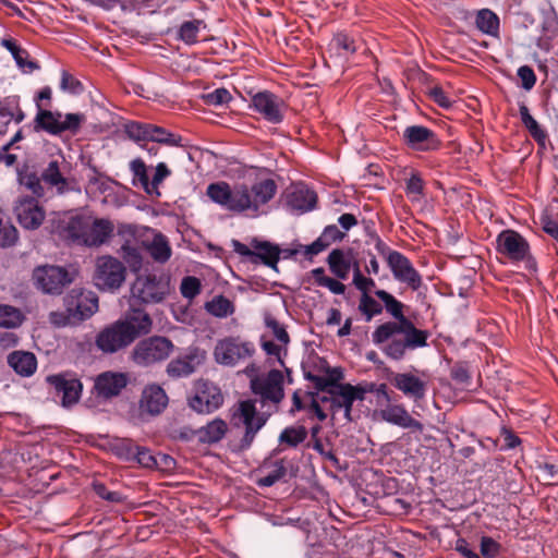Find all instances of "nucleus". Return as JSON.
<instances>
[{
	"instance_id": "72a5a7b5",
	"label": "nucleus",
	"mask_w": 558,
	"mask_h": 558,
	"mask_svg": "<svg viewBox=\"0 0 558 558\" xmlns=\"http://www.w3.org/2000/svg\"><path fill=\"white\" fill-rule=\"evenodd\" d=\"M206 28L203 20L183 22L178 29V38L186 45H194L198 41V34Z\"/></svg>"
},
{
	"instance_id": "c85d7f7f",
	"label": "nucleus",
	"mask_w": 558,
	"mask_h": 558,
	"mask_svg": "<svg viewBox=\"0 0 558 558\" xmlns=\"http://www.w3.org/2000/svg\"><path fill=\"white\" fill-rule=\"evenodd\" d=\"M8 363L16 374L23 377L32 376L37 368L35 354L27 351H14L10 353Z\"/></svg>"
},
{
	"instance_id": "49530a36",
	"label": "nucleus",
	"mask_w": 558,
	"mask_h": 558,
	"mask_svg": "<svg viewBox=\"0 0 558 558\" xmlns=\"http://www.w3.org/2000/svg\"><path fill=\"white\" fill-rule=\"evenodd\" d=\"M359 310L369 322L374 316L379 315L383 311L381 305L369 294L362 295L360 299Z\"/></svg>"
},
{
	"instance_id": "a19ab883",
	"label": "nucleus",
	"mask_w": 558,
	"mask_h": 558,
	"mask_svg": "<svg viewBox=\"0 0 558 558\" xmlns=\"http://www.w3.org/2000/svg\"><path fill=\"white\" fill-rule=\"evenodd\" d=\"M375 294L379 300L384 302L386 311L396 319H398L397 323L408 320L403 315V304L400 301H398L393 295H391L385 290H377L375 291Z\"/></svg>"
},
{
	"instance_id": "2eb2a0df",
	"label": "nucleus",
	"mask_w": 558,
	"mask_h": 558,
	"mask_svg": "<svg viewBox=\"0 0 558 558\" xmlns=\"http://www.w3.org/2000/svg\"><path fill=\"white\" fill-rule=\"evenodd\" d=\"M130 170L133 174V184L140 185L147 195L151 197L160 196V184L171 174L170 169L165 162H159L149 179L145 162L137 158L130 162Z\"/></svg>"
},
{
	"instance_id": "393cba45",
	"label": "nucleus",
	"mask_w": 558,
	"mask_h": 558,
	"mask_svg": "<svg viewBox=\"0 0 558 558\" xmlns=\"http://www.w3.org/2000/svg\"><path fill=\"white\" fill-rule=\"evenodd\" d=\"M251 246L254 248L252 263L257 264L260 262L264 265L274 269H276L277 267L281 253L283 254L284 258L295 254V251H281L278 245L271 244L270 242L267 241H259L257 239L252 240Z\"/></svg>"
},
{
	"instance_id": "f257e3e1",
	"label": "nucleus",
	"mask_w": 558,
	"mask_h": 558,
	"mask_svg": "<svg viewBox=\"0 0 558 558\" xmlns=\"http://www.w3.org/2000/svg\"><path fill=\"white\" fill-rule=\"evenodd\" d=\"M207 196L223 209L258 217L266 213V205L275 197L277 184L272 179H260L251 186L245 183L230 185L216 182L207 186Z\"/></svg>"
},
{
	"instance_id": "412c9836",
	"label": "nucleus",
	"mask_w": 558,
	"mask_h": 558,
	"mask_svg": "<svg viewBox=\"0 0 558 558\" xmlns=\"http://www.w3.org/2000/svg\"><path fill=\"white\" fill-rule=\"evenodd\" d=\"M223 403V395L219 386H199L189 398L190 408L199 414H210Z\"/></svg>"
},
{
	"instance_id": "bb28decb",
	"label": "nucleus",
	"mask_w": 558,
	"mask_h": 558,
	"mask_svg": "<svg viewBox=\"0 0 558 558\" xmlns=\"http://www.w3.org/2000/svg\"><path fill=\"white\" fill-rule=\"evenodd\" d=\"M316 201L315 192L304 184L294 185L287 195L289 208L300 214L312 210L316 205Z\"/></svg>"
},
{
	"instance_id": "a18cd8bd",
	"label": "nucleus",
	"mask_w": 558,
	"mask_h": 558,
	"mask_svg": "<svg viewBox=\"0 0 558 558\" xmlns=\"http://www.w3.org/2000/svg\"><path fill=\"white\" fill-rule=\"evenodd\" d=\"M307 432L304 427H287L281 432L279 441L296 447L305 440Z\"/></svg>"
},
{
	"instance_id": "a878e982",
	"label": "nucleus",
	"mask_w": 558,
	"mask_h": 558,
	"mask_svg": "<svg viewBox=\"0 0 558 558\" xmlns=\"http://www.w3.org/2000/svg\"><path fill=\"white\" fill-rule=\"evenodd\" d=\"M88 227L84 233L83 244L86 246H100L111 236L113 225L108 219H96L88 215Z\"/></svg>"
},
{
	"instance_id": "4c0bfd02",
	"label": "nucleus",
	"mask_w": 558,
	"mask_h": 558,
	"mask_svg": "<svg viewBox=\"0 0 558 558\" xmlns=\"http://www.w3.org/2000/svg\"><path fill=\"white\" fill-rule=\"evenodd\" d=\"M148 141L168 146H182V137L161 126L149 124Z\"/></svg>"
},
{
	"instance_id": "9d476101",
	"label": "nucleus",
	"mask_w": 558,
	"mask_h": 558,
	"mask_svg": "<svg viewBox=\"0 0 558 558\" xmlns=\"http://www.w3.org/2000/svg\"><path fill=\"white\" fill-rule=\"evenodd\" d=\"M255 352L253 342L239 336H229L217 341L214 348L215 361L223 366H235Z\"/></svg>"
},
{
	"instance_id": "c756f323",
	"label": "nucleus",
	"mask_w": 558,
	"mask_h": 558,
	"mask_svg": "<svg viewBox=\"0 0 558 558\" xmlns=\"http://www.w3.org/2000/svg\"><path fill=\"white\" fill-rule=\"evenodd\" d=\"M123 386H90L89 396L84 403L88 408H96L105 404L121 392Z\"/></svg>"
},
{
	"instance_id": "bf43d9fd",
	"label": "nucleus",
	"mask_w": 558,
	"mask_h": 558,
	"mask_svg": "<svg viewBox=\"0 0 558 558\" xmlns=\"http://www.w3.org/2000/svg\"><path fill=\"white\" fill-rule=\"evenodd\" d=\"M424 182L417 174H412L407 182V194L411 201H420L423 193Z\"/></svg>"
},
{
	"instance_id": "aec40b11",
	"label": "nucleus",
	"mask_w": 558,
	"mask_h": 558,
	"mask_svg": "<svg viewBox=\"0 0 558 558\" xmlns=\"http://www.w3.org/2000/svg\"><path fill=\"white\" fill-rule=\"evenodd\" d=\"M166 292V284L155 276H140L131 288L132 298L143 303H158Z\"/></svg>"
},
{
	"instance_id": "603ef678",
	"label": "nucleus",
	"mask_w": 558,
	"mask_h": 558,
	"mask_svg": "<svg viewBox=\"0 0 558 558\" xmlns=\"http://www.w3.org/2000/svg\"><path fill=\"white\" fill-rule=\"evenodd\" d=\"M265 325L271 330L272 336L283 345L289 343V335L286 328L271 315L265 316Z\"/></svg>"
},
{
	"instance_id": "f704fd0d",
	"label": "nucleus",
	"mask_w": 558,
	"mask_h": 558,
	"mask_svg": "<svg viewBox=\"0 0 558 558\" xmlns=\"http://www.w3.org/2000/svg\"><path fill=\"white\" fill-rule=\"evenodd\" d=\"M205 310L217 318H226L235 311L234 304L223 295H216L206 302Z\"/></svg>"
},
{
	"instance_id": "09e8293b",
	"label": "nucleus",
	"mask_w": 558,
	"mask_h": 558,
	"mask_svg": "<svg viewBox=\"0 0 558 558\" xmlns=\"http://www.w3.org/2000/svg\"><path fill=\"white\" fill-rule=\"evenodd\" d=\"M60 88L71 95H80L84 90L83 84L66 71L61 73Z\"/></svg>"
},
{
	"instance_id": "37998d69",
	"label": "nucleus",
	"mask_w": 558,
	"mask_h": 558,
	"mask_svg": "<svg viewBox=\"0 0 558 558\" xmlns=\"http://www.w3.org/2000/svg\"><path fill=\"white\" fill-rule=\"evenodd\" d=\"M313 278L317 286L327 288L333 294H343L345 286L337 279L326 276L324 268H315L312 270Z\"/></svg>"
},
{
	"instance_id": "e433bc0d",
	"label": "nucleus",
	"mask_w": 558,
	"mask_h": 558,
	"mask_svg": "<svg viewBox=\"0 0 558 558\" xmlns=\"http://www.w3.org/2000/svg\"><path fill=\"white\" fill-rule=\"evenodd\" d=\"M122 238L124 239V243L120 250L121 256L133 270L140 269L142 266V256L137 246L135 245L138 242H135L134 239L129 235H124Z\"/></svg>"
},
{
	"instance_id": "c03bdc74",
	"label": "nucleus",
	"mask_w": 558,
	"mask_h": 558,
	"mask_svg": "<svg viewBox=\"0 0 558 558\" xmlns=\"http://www.w3.org/2000/svg\"><path fill=\"white\" fill-rule=\"evenodd\" d=\"M23 315L10 305H0V327L15 328L22 324Z\"/></svg>"
},
{
	"instance_id": "338daca9",
	"label": "nucleus",
	"mask_w": 558,
	"mask_h": 558,
	"mask_svg": "<svg viewBox=\"0 0 558 558\" xmlns=\"http://www.w3.org/2000/svg\"><path fill=\"white\" fill-rule=\"evenodd\" d=\"M500 546L492 537L484 536L481 539V554L485 558H495L499 554Z\"/></svg>"
},
{
	"instance_id": "58836bf2",
	"label": "nucleus",
	"mask_w": 558,
	"mask_h": 558,
	"mask_svg": "<svg viewBox=\"0 0 558 558\" xmlns=\"http://www.w3.org/2000/svg\"><path fill=\"white\" fill-rule=\"evenodd\" d=\"M41 178L47 184L54 186L59 193H63L65 191L68 182L60 171L58 160H51L48 163L41 174Z\"/></svg>"
},
{
	"instance_id": "1a4fd4ad",
	"label": "nucleus",
	"mask_w": 558,
	"mask_h": 558,
	"mask_svg": "<svg viewBox=\"0 0 558 558\" xmlns=\"http://www.w3.org/2000/svg\"><path fill=\"white\" fill-rule=\"evenodd\" d=\"M497 250L512 262H523L530 271L536 270V262L530 253L527 241L517 231L504 230L497 236Z\"/></svg>"
},
{
	"instance_id": "dca6fc26",
	"label": "nucleus",
	"mask_w": 558,
	"mask_h": 558,
	"mask_svg": "<svg viewBox=\"0 0 558 558\" xmlns=\"http://www.w3.org/2000/svg\"><path fill=\"white\" fill-rule=\"evenodd\" d=\"M66 311L77 323L92 317L98 311V298L92 291L72 289L64 298Z\"/></svg>"
},
{
	"instance_id": "5701e85b",
	"label": "nucleus",
	"mask_w": 558,
	"mask_h": 558,
	"mask_svg": "<svg viewBox=\"0 0 558 558\" xmlns=\"http://www.w3.org/2000/svg\"><path fill=\"white\" fill-rule=\"evenodd\" d=\"M403 138L409 147L414 150L429 151L436 150L440 142L436 134L426 126L411 125L403 131Z\"/></svg>"
},
{
	"instance_id": "39448f33",
	"label": "nucleus",
	"mask_w": 558,
	"mask_h": 558,
	"mask_svg": "<svg viewBox=\"0 0 558 558\" xmlns=\"http://www.w3.org/2000/svg\"><path fill=\"white\" fill-rule=\"evenodd\" d=\"M373 342L381 345L386 354L395 360L401 359L407 349L426 345L427 332L415 328L410 320L385 323L373 332Z\"/></svg>"
},
{
	"instance_id": "6e6d98bb",
	"label": "nucleus",
	"mask_w": 558,
	"mask_h": 558,
	"mask_svg": "<svg viewBox=\"0 0 558 558\" xmlns=\"http://www.w3.org/2000/svg\"><path fill=\"white\" fill-rule=\"evenodd\" d=\"M148 129L149 124L147 123L131 122L126 124L125 132L130 138L136 142H142L148 141Z\"/></svg>"
},
{
	"instance_id": "0eeeda50",
	"label": "nucleus",
	"mask_w": 558,
	"mask_h": 558,
	"mask_svg": "<svg viewBox=\"0 0 558 558\" xmlns=\"http://www.w3.org/2000/svg\"><path fill=\"white\" fill-rule=\"evenodd\" d=\"M368 391L375 395L376 404L380 408L378 413L384 421L402 428L420 432L423 429V424L413 418L403 407L392 403L397 400L386 390V386H379L376 389L374 386H369Z\"/></svg>"
},
{
	"instance_id": "b1692460",
	"label": "nucleus",
	"mask_w": 558,
	"mask_h": 558,
	"mask_svg": "<svg viewBox=\"0 0 558 558\" xmlns=\"http://www.w3.org/2000/svg\"><path fill=\"white\" fill-rule=\"evenodd\" d=\"M169 398L161 386H145L140 399L142 415H159L167 408Z\"/></svg>"
},
{
	"instance_id": "864d4df0",
	"label": "nucleus",
	"mask_w": 558,
	"mask_h": 558,
	"mask_svg": "<svg viewBox=\"0 0 558 558\" xmlns=\"http://www.w3.org/2000/svg\"><path fill=\"white\" fill-rule=\"evenodd\" d=\"M287 474V469L282 461L277 462L275 469L267 475L258 480V485L263 487H270L280 481Z\"/></svg>"
},
{
	"instance_id": "e2e57ef3",
	"label": "nucleus",
	"mask_w": 558,
	"mask_h": 558,
	"mask_svg": "<svg viewBox=\"0 0 558 558\" xmlns=\"http://www.w3.org/2000/svg\"><path fill=\"white\" fill-rule=\"evenodd\" d=\"M93 488L98 497H100L107 501L116 502V504L123 501V497L120 493L109 490L102 483H99V482L94 483Z\"/></svg>"
},
{
	"instance_id": "c9c22d12",
	"label": "nucleus",
	"mask_w": 558,
	"mask_h": 558,
	"mask_svg": "<svg viewBox=\"0 0 558 558\" xmlns=\"http://www.w3.org/2000/svg\"><path fill=\"white\" fill-rule=\"evenodd\" d=\"M83 386H54L53 400L63 408H71L77 403Z\"/></svg>"
},
{
	"instance_id": "5fc2aeb1",
	"label": "nucleus",
	"mask_w": 558,
	"mask_h": 558,
	"mask_svg": "<svg viewBox=\"0 0 558 558\" xmlns=\"http://www.w3.org/2000/svg\"><path fill=\"white\" fill-rule=\"evenodd\" d=\"M203 98L209 106H222L231 100V94L228 89L221 87L205 94Z\"/></svg>"
},
{
	"instance_id": "473e14b6",
	"label": "nucleus",
	"mask_w": 558,
	"mask_h": 558,
	"mask_svg": "<svg viewBox=\"0 0 558 558\" xmlns=\"http://www.w3.org/2000/svg\"><path fill=\"white\" fill-rule=\"evenodd\" d=\"M227 429V423L223 420L215 418L197 430L198 439L208 444L217 442L223 438Z\"/></svg>"
},
{
	"instance_id": "2f4dec72",
	"label": "nucleus",
	"mask_w": 558,
	"mask_h": 558,
	"mask_svg": "<svg viewBox=\"0 0 558 558\" xmlns=\"http://www.w3.org/2000/svg\"><path fill=\"white\" fill-rule=\"evenodd\" d=\"M25 114L20 107V98L17 96H8L0 100V120L5 123L14 121L20 123L24 120Z\"/></svg>"
},
{
	"instance_id": "69168bd1",
	"label": "nucleus",
	"mask_w": 558,
	"mask_h": 558,
	"mask_svg": "<svg viewBox=\"0 0 558 558\" xmlns=\"http://www.w3.org/2000/svg\"><path fill=\"white\" fill-rule=\"evenodd\" d=\"M518 76L521 80V86L525 90H530L536 83V75L532 68L529 65H522L518 69Z\"/></svg>"
},
{
	"instance_id": "4d7b16f0",
	"label": "nucleus",
	"mask_w": 558,
	"mask_h": 558,
	"mask_svg": "<svg viewBox=\"0 0 558 558\" xmlns=\"http://www.w3.org/2000/svg\"><path fill=\"white\" fill-rule=\"evenodd\" d=\"M12 57L19 69H21L24 73H32L34 70L38 69L36 62L28 60V52L23 48L13 51Z\"/></svg>"
},
{
	"instance_id": "4be33fe9",
	"label": "nucleus",
	"mask_w": 558,
	"mask_h": 558,
	"mask_svg": "<svg viewBox=\"0 0 558 558\" xmlns=\"http://www.w3.org/2000/svg\"><path fill=\"white\" fill-rule=\"evenodd\" d=\"M253 108L268 122L278 124L283 120V101L269 92H259L252 98Z\"/></svg>"
},
{
	"instance_id": "6e6552de",
	"label": "nucleus",
	"mask_w": 558,
	"mask_h": 558,
	"mask_svg": "<svg viewBox=\"0 0 558 558\" xmlns=\"http://www.w3.org/2000/svg\"><path fill=\"white\" fill-rule=\"evenodd\" d=\"M85 118L82 113H61L43 109L38 105V111L34 119V130L45 131L51 135H59L63 132L76 133Z\"/></svg>"
},
{
	"instance_id": "4468645a",
	"label": "nucleus",
	"mask_w": 558,
	"mask_h": 558,
	"mask_svg": "<svg viewBox=\"0 0 558 558\" xmlns=\"http://www.w3.org/2000/svg\"><path fill=\"white\" fill-rule=\"evenodd\" d=\"M125 280V267L112 256H100L96 262L95 286L102 291H114Z\"/></svg>"
},
{
	"instance_id": "20e7f679",
	"label": "nucleus",
	"mask_w": 558,
	"mask_h": 558,
	"mask_svg": "<svg viewBox=\"0 0 558 558\" xmlns=\"http://www.w3.org/2000/svg\"><path fill=\"white\" fill-rule=\"evenodd\" d=\"M153 322L143 310L131 308L96 337V345L104 353H114L130 345L136 338L150 332Z\"/></svg>"
},
{
	"instance_id": "680f3d73",
	"label": "nucleus",
	"mask_w": 558,
	"mask_h": 558,
	"mask_svg": "<svg viewBox=\"0 0 558 558\" xmlns=\"http://www.w3.org/2000/svg\"><path fill=\"white\" fill-rule=\"evenodd\" d=\"M118 7H120L124 13L135 12L136 14H142L149 8V4L147 0H120Z\"/></svg>"
},
{
	"instance_id": "79ce46f5",
	"label": "nucleus",
	"mask_w": 558,
	"mask_h": 558,
	"mask_svg": "<svg viewBox=\"0 0 558 558\" xmlns=\"http://www.w3.org/2000/svg\"><path fill=\"white\" fill-rule=\"evenodd\" d=\"M17 240V230L11 223L4 210L0 209V246L8 247Z\"/></svg>"
},
{
	"instance_id": "f03ea898",
	"label": "nucleus",
	"mask_w": 558,
	"mask_h": 558,
	"mask_svg": "<svg viewBox=\"0 0 558 558\" xmlns=\"http://www.w3.org/2000/svg\"><path fill=\"white\" fill-rule=\"evenodd\" d=\"M366 392V386H315V391L293 393L291 411H307L323 422L327 418V410L344 409V416L350 420L353 402L363 400Z\"/></svg>"
},
{
	"instance_id": "8fccbe9b",
	"label": "nucleus",
	"mask_w": 558,
	"mask_h": 558,
	"mask_svg": "<svg viewBox=\"0 0 558 558\" xmlns=\"http://www.w3.org/2000/svg\"><path fill=\"white\" fill-rule=\"evenodd\" d=\"M201 281L196 277H184L180 284L181 294L189 300H193L201 292Z\"/></svg>"
},
{
	"instance_id": "3c124183",
	"label": "nucleus",
	"mask_w": 558,
	"mask_h": 558,
	"mask_svg": "<svg viewBox=\"0 0 558 558\" xmlns=\"http://www.w3.org/2000/svg\"><path fill=\"white\" fill-rule=\"evenodd\" d=\"M353 284L362 292V295L368 294V292L375 287V281L372 278L365 277L361 272L357 263H354L353 267Z\"/></svg>"
},
{
	"instance_id": "0e129e2a",
	"label": "nucleus",
	"mask_w": 558,
	"mask_h": 558,
	"mask_svg": "<svg viewBox=\"0 0 558 558\" xmlns=\"http://www.w3.org/2000/svg\"><path fill=\"white\" fill-rule=\"evenodd\" d=\"M331 46L345 53H354L356 51L355 43L345 34H338L331 41Z\"/></svg>"
},
{
	"instance_id": "ddd939ff",
	"label": "nucleus",
	"mask_w": 558,
	"mask_h": 558,
	"mask_svg": "<svg viewBox=\"0 0 558 558\" xmlns=\"http://www.w3.org/2000/svg\"><path fill=\"white\" fill-rule=\"evenodd\" d=\"M173 348V343L166 337H149L135 345L132 360L137 365L148 366L167 359Z\"/></svg>"
},
{
	"instance_id": "f3484780",
	"label": "nucleus",
	"mask_w": 558,
	"mask_h": 558,
	"mask_svg": "<svg viewBox=\"0 0 558 558\" xmlns=\"http://www.w3.org/2000/svg\"><path fill=\"white\" fill-rule=\"evenodd\" d=\"M206 356L205 350L196 347L189 348L168 363L166 372L171 379L185 378L204 365Z\"/></svg>"
},
{
	"instance_id": "de8ad7c7",
	"label": "nucleus",
	"mask_w": 558,
	"mask_h": 558,
	"mask_svg": "<svg viewBox=\"0 0 558 558\" xmlns=\"http://www.w3.org/2000/svg\"><path fill=\"white\" fill-rule=\"evenodd\" d=\"M133 380L129 373L104 372L96 376L94 384H130Z\"/></svg>"
},
{
	"instance_id": "7ed1b4c3",
	"label": "nucleus",
	"mask_w": 558,
	"mask_h": 558,
	"mask_svg": "<svg viewBox=\"0 0 558 558\" xmlns=\"http://www.w3.org/2000/svg\"><path fill=\"white\" fill-rule=\"evenodd\" d=\"M254 399L242 400L238 402V405L233 413V418H239L245 427V433L241 439V447L248 448L255 435L266 424L270 412L258 413L256 403H259L260 408L274 407L277 409V404L284 398V391L282 386H251Z\"/></svg>"
},
{
	"instance_id": "774afa93",
	"label": "nucleus",
	"mask_w": 558,
	"mask_h": 558,
	"mask_svg": "<svg viewBox=\"0 0 558 558\" xmlns=\"http://www.w3.org/2000/svg\"><path fill=\"white\" fill-rule=\"evenodd\" d=\"M49 322L59 328L77 323L66 310L65 312H51L49 314Z\"/></svg>"
},
{
	"instance_id": "052dcab7",
	"label": "nucleus",
	"mask_w": 558,
	"mask_h": 558,
	"mask_svg": "<svg viewBox=\"0 0 558 558\" xmlns=\"http://www.w3.org/2000/svg\"><path fill=\"white\" fill-rule=\"evenodd\" d=\"M133 460L137 461L142 466L151 469L158 464L157 458L149 449L137 446Z\"/></svg>"
},
{
	"instance_id": "13d9d810",
	"label": "nucleus",
	"mask_w": 558,
	"mask_h": 558,
	"mask_svg": "<svg viewBox=\"0 0 558 558\" xmlns=\"http://www.w3.org/2000/svg\"><path fill=\"white\" fill-rule=\"evenodd\" d=\"M136 448L137 445L130 439H121L113 447L116 453L126 461L133 460Z\"/></svg>"
},
{
	"instance_id": "6ab92c4d",
	"label": "nucleus",
	"mask_w": 558,
	"mask_h": 558,
	"mask_svg": "<svg viewBox=\"0 0 558 558\" xmlns=\"http://www.w3.org/2000/svg\"><path fill=\"white\" fill-rule=\"evenodd\" d=\"M16 219L26 230L38 229L46 218L45 209L33 197H21L14 206Z\"/></svg>"
},
{
	"instance_id": "a211bd4d",
	"label": "nucleus",
	"mask_w": 558,
	"mask_h": 558,
	"mask_svg": "<svg viewBox=\"0 0 558 558\" xmlns=\"http://www.w3.org/2000/svg\"><path fill=\"white\" fill-rule=\"evenodd\" d=\"M386 259L397 281L405 283L414 291L421 287L422 277L407 256L398 251H388Z\"/></svg>"
},
{
	"instance_id": "423d86ee",
	"label": "nucleus",
	"mask_w": 558,
	"mask_h": 558,
	"mask_svg": "<svg viewBox=\"0 0 558 558\" xmlns=\"http://www.w3.org/2000/svg\"><path fill=\"white\" fill-rule=\"evenodd\" d=\"M118 233L121 236H132L135 242H140L157 263L165 264L171 257L172 251L168 239L155 229L133 225H121L118 229Z\"/></svg>"
},
{
	"instance_id": "ea45409f",
	"label": "nucleus",
	"mask_w": 558,
	"mask_h": 558,
	"mask_svg": "<svg viewBox=\"0 0 558 558\" xmlns=\"http://www.w3.org/2000/svg\"><path fill=\"white\" fill-rule=\"evenodd\" d=\"M519 113L522 124L526 128L533 138L541 142L546 137L545 131L539 126L537 121L531 116L529 108L525 104L519 105Z\"/></svg>"
},
{
	"instance_id": "7c9ffc66",
	"label": "nucleus",
	"mask_w": 558,
	"mask_h": 558,
	"mask_svg": "<svg viewBox=\"0 0 558 558\" xmlns=\"http://www.w3.org/2000/svg\"><path fill=\"white\" fill-rule=\"evenodd\" d=\"M476 27L485 35L499 37L500 20L498 15L489 9L477 11L475 17Z\"/></svg>"
},
{
	"instance_id": "cd10ccee",
	"label": "nucleus",
	"mask_w": 558,
	"mask_h": 558,
	"mask_svg": "<svg viewBox=\"0 0 558 558\" xmlns=\"http://www.w3.org/2000/svg\"><path fill=\"white\" fill-rule=\"evenodd\" d=\"M327 263L330 271L338 279L345 280L349 277L350 270L353 269L355 262L350 252L336 248L329 253Z\"/></svg>"
},
{
	"instance_id": "9b49d317",
	"label": "nucleus",
	"mask_w": 558,
	"mask_h": 558,
	"mask_svg": "<svg viewBox=\"0 0 558 558\" xmlns=\"http://www.w3.org/2000/svg\"><path fill=\"white\" fill-rule=\"evenodd\" d=\"M51 232L61 239L83 244L84 233L88 227V215L80 213H59L50 220Z\"/></svg>"
},
{
	"instance_id": "f8f14e48",
	"label": "nucleus",
	"mask_w": 558,
	"mask_h": 558,
	"mask_svg": "<svg viewBox=\"0 0 558 558\" xmlns=\"http://www.w3.org/2000/svg\"><path fill=\"white\" fill-rule=\"evenodd\" d=\"M74 280L72 272L54 265L38 266L33 271L35 287L46 294H61L63 289Z\"/></svg>"
}]
</instances>
